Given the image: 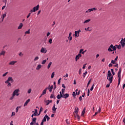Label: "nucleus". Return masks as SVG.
Masks as SVG:
<instances>
[{
  "mask_svg": "<svg viewBox=\"0 0 125 125\" xmlns=\"http://www.w3.org/2000/svg\"><path fill=\"white\" fill-rule=\"evenodd\" d=\"M113 76L112 75V73H111V71L108 70V73H107V79L109 78V77H112Z\"/></svg>",
  "mask_w": 125,
  "mask_h": 125,
  "instance_id": "4468645a",
  "label": "nucleus"
},
{
  "mask_svg": "<svg viewBox=\"0 0 125 125\" xmlns=\"http://www.w3.org/2000/svg\"><path fill=\"white\" fill-rule=\"evenodd\" d=\"M66 123L67 125H70V121H69V120H68V119L66 120Z\"/></svg>",
  "mask_w": 125,
  "mask_h": 125,
  "instance_id": "8fccbe9b",
  "label": "nucleus"
},
{
  "mask_svg": "<svg viewBox=\"0 0 125 125\" xmlns=\"http://www.w3.org/2000/svg\"><path fill=\"white\" fill-rule=\"evenodd\" d=\"M52 64V62H50L47 66V69H49L50 68V66H51V64Z\"/></svg>",
  "mask_w": 125,
  "mask_h": 125,
  "instance_id": "cd10ccee",
  "label": "nucleus"
},
{
  "mask_svg": "<svg viewBox=\"0 0 125 125\" xmlns=\"http://www.w3.org/2000/svg\"><path fill=\"white\" fill-rule=\"evenodd\" d=\"M61 78H60L58 80V84H60V83H61Z\"/></svg>",
  "mask_w": 125,
  "mask_h": 125,
  "instance_id": "864d4df0",
  "label": "nucleus"
},
{
  "mask_svg": "<svg viewBox=\"0 0 125 125\" xmlns=\"http://www.w3.org/2000/svg\"><path fill=\"white\" fill-rule=\"evenodd\" d=\"M74 113H75L76 115H78V113H79V107H75Z\"/></svg>",
  "mask_w": 125,
  "mask_h": 125,
  "instance_id": "2eb2a0df",
  "label": "nucleus"
},
{
  "mask_svg": "<svg viewBox=\"0 0 125 125\" xmlns=\"http://www.w3.org/2000/svg\"><path fill=\"white\" fill-rule=\"evenodd\" d=\"M8 85H7V86H11V83L8 82Z\"/></svg>",
  "mask_w": 125,
  "mask_h": 125,
  "instance_id": "e2e57ef3",
  "label": "nucleus"
},
{
  "mask_svg": "<svg viewBox=\"0 0 125 125\" xmlns=\"http://www.w3.org/2000/svg\"><path fill=\"white\" fill-rule=\"evenodd\" d=\"M90 21H91L90 19L86 20V21H85L83 22V24H85V23H89V22H90Z\"/></svg>",
  "mask_w": 125,
  "mask_h": 125,
  "instance_id": "a878e982",
  "label": "nucleus"
},
{
  "mask_svg": "<svg viewBox=\"0 0 125 125\" xmlns=\"http://www.w3.org/2000/svg\"><path fill=\"white\" fill-rule=\"evenodd\" d=\"M54 97V94H51L50 98L52 99V98H53Z\"/></svg>",
  "mask_w": 125,
  "mask_h": 125,
  "instance_id": "6e6d98bb",
  "label": "nucleus"
},
{
  "mask_svg": "<svg viewBox=\"0 0 125 125\" xmlns=\"http://www.w3.org/2000/svg\"><path fill=\"white\" fill-rule=\"evenodd\" d=\"M72 95L73 96V97H76V96H77V93H76L75 92H73Z\"/></svg>",
  "mask_w": 125,
  "mask_h": 125,
  "instance_id": "c9c22d12",
  "label": "nucleus"
},
{
  "mask_svg": "<svg viewBox=\"0 0 125 125\" xmlns=\"http://www.w3.org/2000/svg\"><path fill=\"white\" fill-rule=\"evenodd\" d=\"M46 121V117H45V115L44 116V117H43V119L42 120V122H43L44 123V122H45Z\"/></svg>",
  "mask_w": 125,
  "mask_h": 125,
  "instance_id": "e433bc0d",
  "label": "nucleus"
},
{
  "mask_svg": "<svg viewBox=\"0 0 125 125\" xmlns=\"http://www.w3.org/2000/svg\"><path fill=\"white\" fill-rule=\"evenodd\" d=\"M112 48H113V44H111L107 49L108 51H109V52H113Z\"/></svg>",
  "mask_w": 125,
  "mask_h": 125,
  "instance_id": "9d476101",
  "label": "nucleus"
},
{
  "mask_svg": "<svg viewBox=\"0 0 125 125\" xmlns=\"http://www.w3.org/2000/svg\"><path fill=\"white\" fill-rule=\"evenodd\" d=\"M43 110V108H42V107H41L40 111H39V113L38 114V116H40V115L41 114V112H42V110Z\"/></svg>",
  "mask_w": 125,
  "mask_h": 125,
  "instance_id": "c85d7f7f",
  "label": "nucleus"
},
{
  "mask_svg": "<svg viewBox=\"0 0 125 125\" xmlns=\"http://www.w3.org/2000/svg\"><path fill=\"white\" fill-rule=\"evenodd\" d=\"M111 73H112L113 76H115V73L114 72V69H111Z\"/></svg>",
  "mask_w": 125,
  "mask_h": 125,
  "instance_id": "79ce46f5",
  "label": "nucleus"
},
{
  "mask_svg": "<svg viewBox=\"0 0 125 125\" xmlns=\"http://www.w3.org/2000/svg\"><path fill=\"white\" fill-rule=\"evenodd\" d=\"M63 98H65V99H67V98H68V97H69V94L68 93H66L65 94H63Z\"/></svg>",
  "mask_w": 125,
  "mask_h": 125,
  "instance_id": "6ab92c4d",
  "label": "nucleus"
},
{
  "mask_svg": "<svg viewBox=\"0 0 125 125\" xmlns=\"http://www.w3.org/2000/svg\"><path fill=\"white\" fill-rule=\"evenodd\" d=\"M30 101V99H28L26 102L25 103H24V107H25V106H27V105H28V103H29Z\"/></svg>",
  "mask_w": 125,
  "mask_h": 125,
  "instance_id": "dca6fc26",
  "label": "nucleus"
},
{
  "mask_svg": "<svg viewBox=\"0 0 125 125\" xmlns=\"http://www.w3.org/2000/svg\"><path fill=\"white\" fill-rule=\"evenodd\" d=\"M22 27H23V23H20V25L18 28V30H20V29H22Z\"/></svg>",
  "mask_w": 125,
  "mask_h": 125,
  "instance_id": "412c9836",
  "label": "nucleus"
},
{
  "mask_svg": "<svg viewBox=\"0 0 125 125\" xmlns=\"http://www.w3.org/2000/svg\"><path fill=\"white\" fill-rule=\"evenodd\" d=\"M96 10H97V8H90L86 11L85 13H88V12H91V11H95Z\"/></svg>",
  "mask_w": 125,
  "mask_h": 125,
  "instance_id": "20e7f679",
  "label": "nucleus"
},
{
  "mask_svg": "<svg viewBox=\"0 0 125 125\" xmlns=\"http://www.w3.org/2000/svg\"><path fill=\"white\" fill-rule=\"evenodd\" d=\"M46 88H47V89H49V92H51V91H52V89L53 88V85H52L51 86H50V85H49L48 87H46Z\"/></svg>",
  "mask_w": 125,
  "mask_h": 125,
  "instance_id": "9b49d317",
  "label": "nucleus"
},
{
  "mask_svg": "<svg viewBox=\"0 0 125 125\" xmlns=\"http://www.w3.org/2000/svg\"><path fill=\"white\" fill-rule=\"evenodd\" d=\"M123 123H124L125 125V118H123Z\"/></svg>",
  "mask_w": 125,
  "mask_h": 125,
  "instance_id": "774afa93",
  "label": "nucleus"
},
{
  "mask_svg": "<svg viewBox=\"0 0 125 125\" xmlns=\"http://www.w3.org/2000/svg\"><path fill=\"white\" fill-rule=\"evenodd\" d=\"M93 88H94V84H93V85L90 88L91 91H92V90H93Z\"/></svg>",
  "mask_w": 125,
  "mask_h": 125,
  "instance_id": "a19ab883",
  "label": "nucleus"
},
{
  "mask_svg": "<svg viewBox=\"0 0 125 125\" xmlns=\"http://www.w3.org/2000/svg\"><path fill=\"white\" fill-rule=\"evenodd\" d=\"M19 91H20L19 89H17L15 90H14L13 93V96H15V95H16L17 96H19Z\"/></svg>",
  "mask_w": 125,
  "mask_h": 125,
  "instance_id": "7ed1b4c3",
  "label": "nucleus"
},
{
  "mask_svg": "<svg viewBox=\"0 0 125 125\" xmlns=\"http://www.w3.org/2000/svg\"><path fill=\"white\" fill-rule=\"evenodd\" d=\"M86 74H87V71H85V72L83 74V78H85V76H86Z\"/></svg>",
  "mask_w": 125,
  "mask_h": 125,
  "instance_id": "37998d69",
  "label": "nucleus"
},
{
  "mask_svg": "<svg viewBox=\"0 0 125 125\" xmlns=\"http://www.w3.org/2000/svg\"><path fill=\"white\" fill-rule=\"evenodd\" d=\"M31 92H32V89H29L27 93L30 94V93H31Z\"/></svg>",
  "mask_w": 125,
  "mask_h": 125,
  "instance_id": "a18cd8bd",
  "label": "nucleus"
},
{
  "mask_svg": "<svg viewBox=\"0 0 125 125\" xmlns=\"http://www.w3.org/2000/svg\"><path fill=\"white\" fill-rule=\"evenodd\" d=\"M57 98L58 99H61V97H60V95H58L57 96Z\"/></svg>",
  "mask_w": 125,
  "mask_h": 125,
  "instance_id": "603ef678",
  "label": "nucleus"
},
{
  "mask_svg": "<svg viewBox=\"0 0 125 125\" xmlns=\"http://www.w3.org/2000/svg\"><path fill=\"white\" fill-rule=\"evenodd\" d=\"M2 55H3V56L5 55V51H2L0 53V56H1Z\"/></svg>",
  "mask_w": 125,
  "mask_h": 125,
  "instance_id": "4be33fe9",
  "label": "nucleus"
},
{
  "mask_svg": "<svg viewBox=\"0 0 125 125\" xmlns=\"http://www.w3.org/2000/svg\"><path fill=\"white\" fill-rule=\"evenodd\" d=\"M47 88H46L43 90L42 95H44L45 94H46V91L47 90Z\"/></svg>",
  "mask_w": 125,
  "mask_h": 125,
  "instance_id": "f3484780",
  "label": "nucleus"
},
{
  "mask_svg": "<svg viewBox=\"0 0 125 125\" xmlns=\"http://www.w3.org/2000/svg\"><path fill=\"white\" fill-rule=\"evenodd\" d=\"M6 17V14H4L2 15V21L3 20V19H4V18Z\"/></svg>",
  "mask_w": 125,
  "mask_h": 125,
  "instance_id": "f704fd0d",
  "label": "nucleus"
},
{
  "mask_svg": "<svg viewBox=\"0 0 125 125\" xmlns=\"http://www.w3.org/2000/svg\"><path fill=\"white\" fill-rule=\"evenodd\" d=\"M55 75V74L54 73V72H53L52 73L51 76V79H53V78H54Z\"/></svg>",
  "mask_w": 125,
  "mask_h": 125,
  "instance_id": "4c0bfd02",
  "label": "nucleus"
},
{
  "mask_svg": "<svg viewBox=\"0 0 125 125\" xmlns=\"http://www.w3.org/2000/svg\"><path fill=\"white\" fill-rule=\"evenodd\" d=\"M116 46H117V48H118L119 49H121V48H122V46H121V44L116 45Z\"/></svg>",
  "mask_w": 125,
  "mask_h": 125,
  "instance_id": "72a5a7b5",
  "label": "nucleus"
},
{
  "mask_svg": "<svg viewBox=\"0 0 125 125\" xmlns=\"http://www.w3.org/2000/svg\"><path fill=\"white\" fill-rule=\"evenodd\" d=\"M64 92H65V89H62V94H64Z\"/></svg>",
  "mask_w": 125,
  "mask_h": 125,
  "instance_id": "5fc2aeb1",
  "label": "nucleus"
},
{
  "mask_svg": "<svg viewBox=\"0 0 125 125\" xmlns=\"http://www.w3.org/2000/svg\"><path fill=\"white\" fill-rule=\"evenodd\" d=\"M85 113V107H84L83 109V110L82 112V116H84V114Z\"/></svg>",
  "mask_w": 125,
  "mask_h": 125,
  "instance_id": "b1692460",
  "label": "nucleus"
},
{
  "mask_svg": "<svg viewBox=\"0 0 125 125\" xmlns=\"http://www.w3.org/2000/svg\"><path fill=\"white\" fill-rule=\"evenodd\" d=\"M9 82L13 83V78L12 77H8L7 80L5 82V83H8Z\"/></svg>",
  "mask_w": 125,
  "mask_h": 125,
  "instance_id": "39448f33",
  "label": "nucleus"
},
{
  "mask_svg": "<svg viewBox=\"0 0 125 125\" xmlns=\"http://www.w3.org/2000/svg\"><path fill=\"white\" fill-rule=\"evenodd\" d=\"M80 33H81L80 29H79L77 31H75V38H77V34H80Z\"/></svg>",
  "mask_w": 125,
  "mask_h": 125,
  "instance_id": "aec40b11",
  "label": "nucleus"
},
{
  "mask_svg": "<svg viewBox=\"0 0 125 125\" xmlns=\"http://www.w3.org/2000/svg\"><path fill=\"white\" fill-rule=\"evenodd\" d=\"M98 113H101V107L100 106H99V110L98 111Z\"/></svg>",
  "mask_w": 125,
  "mask_h": 125,
  "instance_id": "49530a36",
  "label": "nucleus"
},
{
  "mask_svg": "<svg viewBox=\"0 0 125 125\" xmlns=\"http://www.w3.org/2000/svg\"><path fill=\"white\" fill-rule=\"evenodd\" d=\"M111 63L112 64H116V62L114 60H112L111 61Z\"/></svg>",
  "mask_w": 125,
  "mask_h": 125,
  "instance_id": "052dcab7",
  "label": "nucleus"
},
{
  "mask_svg": "<svg viewBox=\"0 0 125 125\" xmlns=\"http://www.w3.org/2000/svg\"><path fill=\"white\" fill-rule=\"evenodd\" d=\"M81 57H82V54H78L75 57V61L77 62V61H78V60H79Z\"/></svg>",
  "mask_w": 125,
  "mask_h": 125,
  "instance_id": "423d86ee",
  "label": "nucleus"
},
{
  "mask_svg": "<svg viewBox=\"0 0 125 125\" xmlns=\"http://www.w3.org/2000/svg\"><path fill=\"white\" fill-rule=\"evenodd\" d=\"M47 50H46L45 48L42 47L41 50V52L42 53H46Z\"/></svg>",
  "mask_w": 125,
  "mask_h": 125,
  "instance_id": "6e6552de",
  "label": "nucleus"
},
{
  "mask_svg": "<svg viewBox=\"0 0 125 125\" xmlns=\"http://www.w3.org/2000/svg\"><path fill=\"white\" fill-rule=\"evenodd\" d=\"M42 68V65L39 64L37 67H36V70H40Z\"/></svg>",
  "mask_w": 125,
  "mask_h": 125,
  "instance_id": "393cba45",
  "label": "nucleus"
},
{
  "mask_svg": "<svg viewBox=\"0 0 125 125\" xmlns=\"http://www.w3.org/2000/svg\"><path fill=\"white\" fill-rule=\"evenodd\" d=\"M16 63H17V61H11L9 63V65H15Z\"/></svg>",
  "mask_w": 125,
  "mask_h": 125,
  "instance_id": "ddd939ff",
  "label": "nucleus"
},
{
  "mask_svg": "<svg viewBox=\"0 0 125 125\" xmlns=\"http://www.w3.org/2000/svg\"><path fill=\"white\" fill-rule=\"evenodd\" d=\"M118 57L116 56V58L114 59V61H115V62H116V61H117L118 60Z\"/></svg>",
  "mask_w": 125,
  "mask_h": 125,
  "instance_id": "338daca9",
  "label": "nucleus"
},
{
  "mask_svg": "<svg viewBox=\"0 0 125 125\" xmlns=\"http://www.w3.org/2000/svg\"><path fill=\"white\" fill-rule=\"evenodd\" d=\"M46 63V60H43L42 62V65H44Z\"/></svg>",
  "mask_w": 125,
  "mask_h": 125,
  "instance_id": "c756f323",
  "label": "nucleus"
},
{
  "mask_svg": "<svg viewBox=\"0 0 125 125\" xmlns=\"http://www.w3.org/2000/svg\"><path fill=\"white\" fill-rule=\"evenodd\" d=\"M40 7V5H37L36 7H33V10L31 9L30 11V12H31V13H33V12H36L37 10H39V8Z\"/></svg>",
  "mask_w": 125,
  "mask_h": 125,
  "instance_id": "f03ea898",
  "label": "nucleus"
},
{
  "mask_svg": "<svg viewBox=\"0 0 125 125\" xmlns=\"http://www.w3.org/2000/svg\"><path fill=\"white\" fill-rule=\"evenodd\" d=\"M83 49H80V52H79V54H81V53L82 54V53L83 52Z\"/></svg>",
  "mask_w": 125,
  "mask_h": 125,
  "instance_id": "c03bdc74",
  "label": "nucleus"
},
{
  "mask_svg": "<svg viewBox=\"0 0 125 125\" xmlns=\"http://www.w3.org/2000/svg\"><path fill=\"white\" fill-rule=\"evenodd\" d=\"M112 49L113 51H115V50H116L117 47L112 45Z\"/></svg>",
  "mask_w": 125,
  "mask_h": 125,
  "instance_id": "7c9ffc66",
  "label": "nucleus"
},
{
  "mask_svg": "<svg viewBox=\"0 0 125 125\" xmlns=\"http://www.w3.org/2000/svg\"><path fill=\"white\" fill-rule=\"evenodd\" d=\"M18 110H19V107L17 106L16 108V113L18 112Z\"/></svg>",
  "mask_w": 125,
  "mask_h": 125,
  "instance_id": "de8ad7c7",
  "label": "nucleus"
},
{
  "mask_svg": "<svg viewBox=\"0 0 125 125\" xmlns=\"http://www.w3.org/2000/svg\"><path fill=\"white\" fill-rule=\"evenodd\" d=\"M110 84H111V83H109V84H107L106 85V87L108 88V87H110Z\"/></svg>",
  "mask_w": 125,
  "mask_h": 125,
  "instance_id": "680f3d73",
  "label": "nucleus"
},
{
  "mask_svg": "<svg viewBox=\"0 0 125 125\" xmlns=\"http://www.w3.org/2000/svg\"><path fill=\"white\" fill-rule=\"evenodd\" d=\"M84 30L85 31H88L89 32H90V31H91V28L88 27L87 28H85Z\"/></svg>",
  "mask_w": 125,
  "mask_h": 125,
  "instance_id": "2f4dec72",
  "label": "nucleus"
},
{
  "mask_svg": "<svg viewBox=\"0 0 125 125\" xmlns=\"http://www.w3.org/2000/svg\"><path fill=\"white\" fill-rule=\"evenodd\" d=\"M53 111H56L57 110V108L55 107V104H54L53 107H52Z\"/></svg>",
  "mask_w": 125,
  "mask_h": 125,
  "instance_id": "bb28decb",
  "label": "nucleus"
},
{
  "mask_svg": "<svg viewBox=\"0 0 125 125\" xmlns=\"http://www.w3.org/2000/svg\"><path fill=\"white\" fill-rule=\"evenodd\" d=\"M79 75H81L82 74V68H80L79 70Z\"/></svg>",
  "mask_w": 125,
  "mask_h": 125,
  "instance_id": "3c124183",
  "label": "nucleus"
},
{
  "mask_svg": "<svg viewBox=\"0 0 125 125\" xmlns=\"http://www.w3.org/2000/svg\"><path fill=\"white\" fill-rule=\"evenodd\" d=\"M31 16V13H29L28 15L27 16V18H29Z\"/></svg>",
  "mask_w": 125,
  "mask_h": 125,
  "instance_id": "0e129e2a",
  "label": "nucleus"
},
{
  "mask_svg": "<svg viewBox=\"0 0 125 125\" xmlns=\"http://www.w3.org/2000/svg\"><path fill=\"white\" fill-rule=\"evenodd\" d=\"M37 121V118H34L32 119V122H31L30 125H34V124H36Z\"/></svg>",
  "mask_w": 125,
  "mask_h": 125,
  "instance_id": "1a4fd4ad",
  "label": "nucleus"
},
{
  "mask_svg": "<svg viewBox=\"0 0 125 125\" xmlns=\"http://www.w3.org/2000/svg\"><path fill=\"white\" fill-rule=\"evenodd\" d=\"M113 76H108V79H107V80L109 82V83H113Z\"/></svg>",
  "mask_w": 125,
  "mask_h": 125,
  "instance_id": "0eeeda50",
  "label": "nucleus"
},
{
  "mask_svg": "<svg viewBox=\"0 0 125 125\" xmlns=\"http://www.w3.org/2000/svg\"><path fill=\"white\" fill-rule=\"evenodd\" d=\"M33 114L35 117H37V116H38V109H35V112Z\"/></svg>",
  "mask_w": 125,
  "mask_h": 125,
  "instance_id": "5701e85b",
  "label": "nucleus"
},
{
  "mask_svg": "<svg viewBox=\"0 0 125 125\" xmlns=\"http://www.w3.org/2000/svg\"><path fill=\"white\" fill-rule=\"evenodd\" d=\"M39 57L37 56L34 58V61H37V60H39Z\"/></svg>",
  "mask_w": 125,
  "mask_h": 125,
  "instance_id": "58836bf2",
  "label": "nucleus"
},
{
  "mask_svg": "<svg viewBox=\"0 0 125 125\" xmlns=\"http://www.w3.org/2000/svg\"><path fill=\"white\" fill-rule=\"evenodd\" d=\"M14 96L12 95V96L10 98V100H13L14 99Z\"/></svg>",
  "mask_w": 125,
  "mask_h": 125,
  "instance_id": "bf43d9fd",
  "label": "nucleus"
},
{
  "mask_svg": "<svg viewBox=\"0 0 125 125\" xmlns=\"http://www.w3.org/2000/svg\"><path fill=\"white\" fill-rule=\"evenodd\" d=\"M121 73H122V68H120L117 74L118 75L117 77L118 78V85H120V84L121 83Z\"/></svg>",
  "mask_w": 125,
  "mask_h": 125,
  "instance_id": "f257e3e1",
  "label": "nucleus"
},
{
  "mask_svg": "<svg viewBox=\"0 0 125 125\" xmlns=\"http://www.w3.org/2000/svg\"><path fill=\"white\" fill-rule=\"evenodd\" d=\"M72 36V32H70L69 34V37H68V40H69L70 42H71V41H72V37L71 36Z\"/></svg>",
  "mask_w": 125,
  "mask_h": 125,
  "instance_id": "a211bd4d",
  "label": "nucleus"
},
{
  "mask_svg": "<svg viewBox=\"0 0 125 125\" xmlns=\"http://www.w3.org/2000/svg\"><path fill=\"white\" fill-rule=\"evenodd\" d=\"M25 34H30V29L25 32Z\"/></svg>",
  "mask_w": 125,
  "mask_h": 125,
  "instance_id": "4d7b16f0",
  "label": "nucleus"
},
{
  "mask_svg": "<svg viewBox=\"0 0 125 125\" xmlns=\"http://www.w3.org/2000/svg\"><path fill=\"white\" fill-rule=\"evenodd\" d=\"M7 74H8V72H7L4 74H3L2 77H5L7 75Z\"/></svg>",
  "mask_w": 125,
  "mask_h": 125,
  "instance_id": "13d9d810",
  "label": "nucleus"
},
{
  "mask_svg": "<svg viewBox=\"0 0 125 125\" xmlns=\"http://www.w3.org/2000/svg\"><path fill=\"white\" fill-rule=\"evenodd\" d=\"M45 103H46V105L48 106L50 103H52V100H48L47 101H45Z\"/></svg>",
  "mask_w": 125,
  "mask_h": 125,
  "instance_id": "f8f14e48",
  "label": "nucleus"
},
{
  "mask_svg": "<svg viewBox=\"0 0 125 125\" xmlns=\"http://www.w3.org/2000/svg\"><path fill=\"white\" fill-rule=\"evenodd\" d=\"M49 43L50 44L52 43V39H50L49 40Z\"/></svg>",
  "mask_w": 125,
  "mask_h": 125,
  "instance_id": "09e8293b",
  "label": "nucleus"
},
{
  "mask_svg": "<svg viewBox=\"0 0 125 125\" xmlns=\"http://www.w3.org/2000/svg\"><path fill=\"white\" fill-rule=\"evenodd\" d=\"M19 56H20V57H22V56H23L24 55V54L22 53V52H20L19 54Z\"/></svg>",
  "mask_w": 125,
  "mask_h": 125,
  "instance_id": "ea45409f",
  "label": "nucleus"
},
{
  "mask_svg": "<svg viewBox=\"0 0 125 125\" xmlns=\"http://www.w3.org/2000/svg\"><path fill=\"white\" fill-rule=\"evenodd\" d=\"M113 66V64L112 63H109L108 65V67H112Z\"/></svg>",
  "mask_w": 125,
  "mask_h": 125,
  "instance_id": "69168bd1",
  "label": "nucleus"
},
{
  "mask_svg": "<svg viewBox=\"0 0 125 125\" xmlns=\"http://www.w3.org/2000/svg\"><path fill=\"white\" fill-rule=\"evenodd\" d=\"M45 117H46V119H47V121H49V120H50V118L49 117H48V116L47 115V114L45 115Z\"/></svg>",
  "mask_w": 125,
  "mask_h": 125,
  "instance_id": "473e14b6",
  "label": "nucleus"
}]
</instances>
